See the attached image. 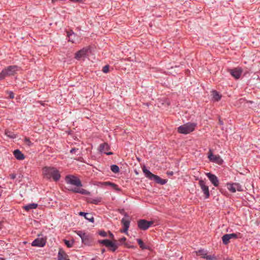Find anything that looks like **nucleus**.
Returning a JSON list of instances; mask_svg holds the SVG:
<instances>
[{"mask_svg":"<svg viewBox=\"0 0 260 260\" xmlns=\"http://www.w3.org/2000/svg\"><path fill=\"white\" fill-rule=\"evenodd\" d=\"M8 94L9 95V97L10 99H13L14 98V94L12 91H8Z\"/></svg>","mask_w":260,"mask_h":260,"instance_id":"40","label":"nucleus"},{"mask_svg":"<svg viewBox=\"0 0 260 260\" xmlns=\"http://www.w3.org/2000/svg\"><path fill=\"white\" fill-rule=\"evenodd\" d=\"M87 51L88 50L86 48L80 50L75 53V58L78 60L80 59L81 58L85 56Z\"/></svg>","mask_w":260,"mask_h":260,"instance_id":"17","label":"nucleus"},{"mask_svg":"<svg viewBox=\"0 0 260 260\" xmlns=\"http://www.w3.org/2000/svg\"><path fill=\"white\" fill-rule=\"evenodd\" d=\"M199 184L201 187L202 191L205 194V198L208 199L210 196V193L209 187L207 185H206V182L203 180H199Z\"/></svg>","mask_w":260,"mask_h":260,"instance_id":"9","label":"nucleus"},{"mask_svg":"<svg viewBox=\"0 0 260 260\" xmlns=\"http://www.w3.org/2000/svg\"><path fill=\"white\" fill-rule=\"evenodd\" d=\"M46 238H38L34 240L31 243L32 246L42 247L46 245Z\"/></svg>","mask_w":260,"mask_h":260,"instance_id":"12","label":"nucleus"},{"mask_svg":"<svg viewBox=\"0 0 260 260\" xmlns=\"http://www.w3.org/2000/svg\"><path fill=\"white\" fill-rule=\"evenodd\" d=\"M197 254L199 255H201L202 257L205 258V256H206L207 255V252L206 250L204 249H200L197 252Z\"/></svg>","mask_w":260,"mask_h":260,"instance_id":"28","label":"nucleus"},{"mask_svg":"<svg viewBox=\"0 0 260 260\" xmlns=\"http://www.w3.org/2000/svg\"><path fill=\"white\" fill-rule=\"evenodd\" d=\"M77 234L82 239L83 238V237L85 235L86 233L82 231H78L76 232Z\"/></svg>","mask_w":260,"mask_h":260,"instance_id":"36","label":"nucleus"},{"mask_svg":"<svg viewBox=\"0 0 260 260\" xmlns=\"http://www.w3.org/2000/svg\"><path fill=\"white\" fill-rule=\"evenodd\" d=\"M110 240L109 239L99 240L98 241V243L105 245L106 247H108Z\"/></svg>","mask_w":260,"mask_h":260,"instance_id":"27","label":"nucleus"},{"mask_svg":"<svg viewBox=\"0 0 260 260\" xmlns=\"http://www.w3.org/2000/svg\"><path fill=\"white\" fill-rule=\"evenodd\" d=\"M105 252V249L103 248L101 250V252L103 254Z\"/></svg>","mask_w":260,"mask_h":260,"instance_id":"47","label":"nucleus"},{"mask_svg":"<svg viewBox=\"0 0 260 260\" xmlns=\"http://www.w3.org/2000/svg\"><path fill=\"white\" fill-rule=\"evenodd\" d=\"M121 223L123 226V229L121 231V232L124 233L125 234H127V231L129 229L130 225V220L129 219H126L123 218L121 219Z\"/></svg>","mask_w":260,"mask_h":260,"instance_id":"16","label":"nucleus"},{"mask_svg":"<svg viewBox=\"0 0 260 260\" xmlns=\"http://www.w3.org/2000/svg\"><path fill=\"white\" fill-rule=\"evenodd\" d=\"M16 174H12L10 175V178L12 179H14L16 178Z\"/></svg>","mask_w":260,"mask_h":260,"instance_id":"42","label":"nucleus"},{"mask_svg":"<svg viewBox=\"0 0 260 260\" xmlns=\"http://www.w3.org/2000/svg\"><path fill=\"white\" fill-rule=\"evenodd\" d=\"M92 236L89 234L86 233L81 239L82 243L84 245L90 246L92 243Z\"/></svg>","mask_w":260,"mask_h":260,"instance_id":"15","label":"nucleus"},{"mask_svg":"<svg viewBox=\"0 0 260 260\" xmlns=\"http://www.w3.org/2000/svg\"><path fill=\"white\" fill-rule=\"evenodd\" d=\"M197 126V123L187 122L178 127V132L182 134H188L193 132Z\"/></svg>","mask_w":260,"mask_h":260,"instance_id":"4","label":"nucleus"},{"mask_svg":"<svg viewBox=\"0 0 260 260\" xmlns=\"http://www.w3.org/2000/svg\"><path fill=\"white\" fill-rule=\"evenodd\" d=\"M109 236H110V238H111L112 239H113L114 235L111 232H109Z\"/></svg>","mask_w":260,"mask_h":260,"instance_id":"44","label":"nucleus"},{"mask_svg":"<svg viewBox=\"0 0 260 260\" xmlns=\"http://www.w3.org/2000/svg\"><path fill=\"white\" fill-rule=\"evenodd\" d=\"M143 172L145 176L149 179L154 181L156 183L164 185L167 182V179H162L158 176L152 174L149 170L146 169L145 167L142 168Z\"/></svg>","mask_w":260,"mask_h":260,"instance_id":"3","label":"nucleus"},{"mask_svg":"<svg viewBox=\"0 0 260 260\" xmlns=\"http://www.w3.org/2000/svg\"><path fill=\"white\" fill-rule=\"evenodd\" d=\"M71 2L73 3H82L83 0H70Z\"/></svg>","mask_w":260,"mask_h":260,"instance_id":"41","label":"nucleus"},{"mask_svg":"<svg viewBox=\"0 0 260 260\" xmlns=\"http://www.w3.org/2000/svg\"><path fill=\"white\" fill-rule=\"evenodd\" d=\"M153 221H147L145 219H140L138 221V227L139 229L146 231L153 224Z\"/></svg>","mask_w":260,"mask_h":260,"instance_id":"5","label":"nucleus"},{"mask_svg":"<svg viewBox=\"0 0 260 260\" xmlns=\"http://www.w3.org/2000/svg\"><path fill=\"white\" fill-rule=\"evenodd\" d=\"M208 158L211 161L217 163L219 165H221L223 161L219 155H214L211 149H210L209 151Z\"/></svg>","mask_w":260,"mask_h":260,"instance_id":"7","label":"nucleus"},{"mask_svg":"<svg viewBox=\"0 0 260 260\" xmlns=\"http://www.w3.org/2000/svg\"><path fill=\"white\" fill-rule=\"evenodd\" d=\"M67 37L68 41L73 43H75V39L76 37V35L72 30L67 31Z\"/></svg>","mask_w":260,"mask_h":260,"instance_id":"20","label":"nucleus"},{"mask_svg":"<svg viewBox=\"0 0 260 260\" xmlns=\"http://www.w3.org/2000/svg\"><path fill=\"white\" fill-rule=\"evenodd\" d=\"M65 181L68 184L73 185L77 187L75 188H69V190L84 195H88L90 194V192L87 190L79 187H81L82 184L81 180L77 177L71 175H67L66 176Z\"/></svg>","mask_w":260,"mask_h":260,"instance_id":"1","label":"nucleus"},{"mask_svg":"<svg viewBox=\"0 0 260 260\" xmlns=\"http://www.w3.org/2000/svg\"><path fill=\"white\" fill-rule=\"evenodd\" d=\"M126 240V238L125 237H123L122 238H121L119 241L121 243H123L124 242V241H125Z\"/></svg>","mask_w":260,"mask_h":260,"instance_id":"43","label":"nucleus"},{"mask_svg":"<svg viewBox=\"0 0 260 260\" xmlns=\"http://www.w3.org/2000/svg\"><path fill=\"white\" fill-rule=\"evenodd\" d=\"M219 123L220 124V125H223V122L222 120H221L220 118L219 119Z\"/></svg>","mask_w":260,"mask_h":260,"instance_id":"45","label":"nucleus"},{"mask_svg":"<svg viewBox=\"0 0 260 260\" xmlns=\"http://www.w3.org/2000/svg\"><path fill=\"white\" fill-rule=\"evenodd\" d=\"M5 134L10 138H16V135L13 133L12 132L9 131H6Z\"/></svg>","mask_w":260,"mask_h":260,"instance_id":"35","label":"nucleus"},{"mask_svg":"<svg viewBox=\"0 0 260 260\" xmlns=\"http://www.w3.org/2000/svg\"><path fill=\"white\" fill-rule=\"evenodd\" d=\"M124 215L125 217H128V214L126 213H125Z\"/></svg>","mask_w":260,"mask_h":260,"instance_id":"48","label":"nucleus"},{"mask_svg":"<svg viewBox=\"0 0 260 260\" xmlns=\"http://www.w3.org/2000/svg\"><path fill=\"white\" fill-rule=\"evenodd\" d=\"M111 170L114 173H117L119 172V167L116 165H112L110 167Z\"/></svg>","mask_w":260,"mask_h":260,"instance_id":"29","label":"nucleus"},{"mask_svg":"<svg viewBox=\"0 0 260 260\" xmlns=\"http://www.w3.org/2000/svg\"><path fill=\"white\" fill-rule=\"evenodd\" d=\"M137 241L142 249H150V247L145 244L141 239H137Z\"/></svg>","mask_w":260,"mask_h":260,"instance_id":"24","label":"nucleus"},{"mask_svg":"<svg viewBox=\"0 0 260 260\" xmlns=\"http://www.w3.org/2000/svg\"><path fill=\"white\" fill-rule=\"evenodd\" d=\"M105 183L107 185L112 186L114 188L117 189V186L115 183H112L110 182H105Z\"/></svg>","mask_w":260,"mask_h":260,"instance_id":"38","label":"nucleus"},{"mask_svg":"<svg viewBox=\"0 0 260 260\" xmlns=\"http://www.w3.org/2000/svg\"><path fill=\"white\" fill-rule=\"evenodd\" d=\"M242 71L243 70L240 67L228 70V72L231 74V75L236 79H238L240 77Z\"/></svg>","mask_w":260,"mask_h":260,"instance_id":"10","label":"nucleus"},{"mask_svg":"<svg viewBox=\"0 0 260 260\" xmlns=\"http://www.w3.org/2000/svg\"><path fill=\"white\" fill-rule=\"evenodd\" d=\"M173 172H167V174L168 175H173Z\"/></svg>","mask_w":260,"mask_h":260,"instance_id":"46","label":"nucleus"},{"mask_svg":"<svg viewBox=\"0 0 260 260\" xmlns=\"http://www.w3.org/2000/svg\"><path fill=\"white\" fill-rule=\"evenodd\" d=\"M110 146L107 143H104L100 145L99 147V151L101 153H104L107 155H110L113 154L112 152H108L110 149Z\"/></svg>","mask_w":260,"mask_h":260,"instance_id":"11","label":"nucleus"},{"mask_svg":"<svg viewBox=\"0 0 260 260\" xmlns=\"http://www.w3.org/2000/svg\"><path fill=\"white\" fill-rule=\"evenodd\" d=\"M101 202V198H96L94 199H91L89 201L90 203L94 204H98L100 202Z\"/></svg>","mask_w":260,"mask_h":260,"instance_id":"30","label":"nucleus"},{"mask_svg":"<svg viewBox=\"0 0 260 260\" xmlns=\"http://www.w3.org/2000/svg\"><path fill=\"white\" fill-rule=\"evenodd\" d=\"M118 245V244L110 241L108 248H109L110 250L114 252L117 249Z\"/></svg>","mask_w":260,"mask_h":260,"instance_id":"22","label":"nucleus"},{"mask_svg":"<svg viewBox=\"0 0 260 260\" xmlns=\"http://www.w3.org/2000/svg\"><path fill=\"white\" fill-rule=\"evenodd\" d=\"M70 153L79 155L80 154L81 152L78 148H73L70 150Z\"/></svg>","mask_w":260,"mask_h":260,"instance_id":"32","label":"nucleus"},{"mask_svg":"<svg viewBox=\"0 0 260 260\" xmlns=\"http://www.w3.org/2000/svg\"><path fill=\"white\" fill-rule=\"evenodd\" d=\"M91 260H95V259L93 258V259H91Z\"/></svg>","mask_w":260,"mask_h":260,"instance_id":"49","label":"nucleus"},{"mask_svg":"<svg viewBox=\"0 0 260 260\" xmlns=\"http://www.w3.org/2000/svg\"><path fill=\"white\" fill-rule=\"evenodd\" d=\"M10 76L8 75V73H7L5 68L3 69L2 72L0 73V80H2L4 79L6 77Z\"/></svg>","mask_w":260,"mask_h":260,"instance_id":"26","label":"nucleus"},{"mask_svg":"<svg viewBox=\"0 0 260 260\" xmlns=\"http://www.w3.org/2000/svg\"><path fill=\"white\" fill-rule=\"evenodd\" d=\"M205 259L206 260H218L217 257L215 255H207L205 256Z\"/></svg>","mask_w":260,"mask_h":260,"instance_id":"33","label":"nucleus"},{"mask_svg":"<svg viewBox=\"0 0 260 260\" xmlns=\"http://www.w3.org/2000/svg\"><path fill=\"white\" fill-rule=\"evenodd\" d=\"M109 71V65H106L102 69V71L104 73H107Z\"/></svg>","mask_w":260,"mask_h":260,"instance_id":"37","label":"nucleus"},{"mask_svg":"<svg viewBox=\"0 0 260 260\" xmlns=\"http://www.w3.org/2000/svg\"><path fill=\"white\" fill-rule=\"evenodd\" d=\"M43 174L44 178L48 179H53L55 181H57L60 178L59 171L54 167H44L42 169Z\"/></svg>","mask_w":260,"mask_h":260,"instance_id":"2","label":"nucleus"},{"mask_svg":"<svg viewBox=\"0 0 260 260\" xmlns=\"http://www.w3.org/2000/svg\"><path fill=\"white\" fill-rule=\"evenodd\" d=\"M20 69V67L16 65L10 66L5 68L10 76L14 75Z\"/></svg>","mask_w":260,"mask_h":260,"instance_id":"13","label":"nucleus"},{"mask_svg":"<svg viewBox=\"0 0 260 260\" xmlns=\"http://www.w3.org/2000/svg\"><path fill=\"white\" fill-rule=\"evenodd\" d=\"M227 186L228 189L232 192H235L236 191H243L241 185L238 183H228Z\"/></svg>","mask_w":260,"mask_h":260,"instance_id":"8","label":"nucleus"},{"mask_svg":"<svg viewBox=\"0 0 260 260\" xmlns=\"http://www.w3.org/2000/svg\"><path fill=\"white\" fill-rule=\"evenodd\" d=\"M99 234L103 237H106L107 236V233L104 231H101L99 232Z\"/></svg>","mask_w":260,"mask_h":260,"instance_id":"39","label":"nucleus"},{"mask_svg":"<svg viewBox=\"0 0 260 260\" xmlns=\"http://www.w3.org/2000/svg\"><path fill=\"white\" fill-rule=\"evenodd\" d=\"M240 233H232L224 235L222 237V242L224 245H227L229 242L230 239H237Z\"/></svg>","mask_w":260,"mask_h":260,"instance_id":"6","label":"nucleus"},{"mask_svg":"<svg viewBox=\"0 0 260 260\" xmlns=\"http://www.w3.org/2000/svg\"><path fill=\"white\" fill-rule=\"evenodd\" d=\"M79 215L81 216H84L86 220L91 222L93 223L94 221V217L91 213L80 212Z\"/></svg>","mask_w":260,"mask_h":260,"instance_id":"18","label":"nucleus"},{"mask_svg":"<svg viewBox=\"0 0 260 260\" xmlns=\"http://www.w3.org/2000/svg\"><path fill=\"white\" fill-rule=\"evenodd\" d=\"M212 95L213 100L215 101H218L221 99V95L219 94V92H218L216 90H213L212 91Z\"/></svg>","mask_w":260,"mask_h":260,"instance_id":"25","label":"nucleus"},{"mask_svg":"<svg viewBox=\"0 0 260 260\" xmlns=\"http://www.w3.org/2000/svg\"><path fill=\"white\" fill-rule=\"evenodd\" d=\"M64 242L68 247L71 248L73 246L74 241V240L69 241L65 239L64 240Z\"/></svg>","mask_w":260,"mask_h":260,"instance_id":"31","label":"nucleus"},{"mask_svg":"<svg viewBox=\"0 0 260 260\" xmlns=\"http://www.w3.org/2000/svg\"><path fill=\"white\" fill-rule=\"evenodd\" d=\"M58 259L59 260H70L68 258L67 254L61 249H60L58 253Z\"/></svg>","mask_w":260,"mask_h":260,"instance_id":"21","label":"nucleus"},{"mask_svg":"<svg viewBox=\"0 0 260 260\" xmlns=\"http://www.w3.org/2000/svg\"><path fill=\"white\" fill-rule=\"evenodd\" d=\"M38 207V204L35 203H31L26 205L23 207V208L27 211H29L31 209H34L37 208Z\"/></svg>","mask_w":260,"mask_h":260,"instance_id":"23","label":"nucleus"},{"mask_svg":"<svg viewBox=\"0 0 260 260\" xmlns=\"http://www.w3.org/2000/svg\"><path fill=\"white\" fill-rule=\"evenodd\" d=\"M24 143L29 147H31L34 143H32L28 138H25L24 139Z\"/></svg>","mask_w":260,"mask_h":260,"instance_id":"34","label":"nucleus"},{"mask_svg":"<svg viewBox=\"0 0 260 260\" xmlns=\"http://www.w3.org/2000/svg\"><path fill=\"white\" fill-rule=\"evenodd\" d=\"M206 176L214 186L217 187L219 185V180L216 175L211 173H208L206 174Z\"/></svg>","mask_w":260,"mask_h":260,"instance_id":"14","label":"nucleus"},{"mask_svg":"<svg viewBox=\"0 0 260 260\" xmlns=\"http://www.w3.org/2000/svg\"><path fill=\"white\" fill-rule=\"evenodd\" d=\"M13 154L18 160H23L25 158L24 155L19 149L15 150Z\"/></svg>","mask_w":260,"mask_h":260,"instance_id":"19","label":"nucleus"}]
</instances>
